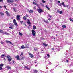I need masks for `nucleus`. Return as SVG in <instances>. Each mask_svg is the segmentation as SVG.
Wrapping results in <instances>:
<instances>
[{"mask_svg": "<svg viewBox=\"0 0 73 73\" xmlns=\"http://www.w3.org/2000/svg\"><path fill=\"white\" fill-rule=\"evenodd\" d=\"M24 68H25V69H28L29 70H30V68H29L27 66H25L24 67Z\"/></svg>", "mask_w": 73, "mask_h": 73, "instance_id": "obj_14", "label": "nucleus"}, {"mask_svg": "<svg viewBox=\"0 0 73 73\" xmlns=\"http://www.w3.org/2000/svg\"><path fill=\"white\" fill-rule=\"evenodd\" d=\"M9 24V25H10V26H11V25H11V23H10Z\"/></svg>", "mask_w": 73, "mask_h": 73, "instance_id": "obj_55", "label": "nucleus"}, {"mask_svg": "<svg viewBox=\"0 0 73 73\" xmlns=\"http://www.w3.org/2000/svg\"><path fill=\"white\" fill-rule=\"evenodd\" d=\"M26 17H28V14H26Z\"/></svg>", "mask_w": 73, "mask_h": 73, "instance_id": "obj_52", "label": "nucleus"}, {"mask_svg": "<svg viewBox=\"0 0 73 73\" xmlns=\"http://www.w3.org/2000/svg\"><path fill=\"white\" fill-rule=\"evenodd\" d=\"M33 28L34 30L36 29V26H33Z\"/></svg>", "mask_w": 73, "mask_h": 73, "instance_id": "obj_27", "label": "nucleus"}, {"mask_svg": "<svg viewBox=\"0 0 73 73\" xmlns=\"http://www.w3.org/2000/svg\"><path fill=\"white\" fill-rule=\"evenodd\" d=\"M66 7L68 8V9H70V7H69V5H67L66 6Z\"/></svg>", "mask_w": 73, "mask_h": 73, "instance_id": "obj_31", "label": "nucleus"}, {"mask_svg": "<svg viewBox=\"0 0 73 73\" xmlns=\"http://www.w3.org/2000/svg\"><path fill=\"white\" fill-rule=\"evenodd\" d=\"M28 54L29 56H30V57L31 58H33V56L32 55V54H31V53L29 52L28 53Z\"/></svg>", "mask_w": 73, "mask_h": 73, "instance_id": "obj_11", "label": "nucleus"}, {"mask_svg": "<svg viewBox=\"0 0 73 73\" xmlns=\"http://www.w3.org/2000/svg\"><path fill=\"white\" fill-rule=\"evenodd\" d=\"M31 32L33 36H35L36 35V31L34 29H33L32 30Z\"/></svg>", "mask_w": 73, "mask_h": 73, "instance_id": "obj_2", "label": "nucleus"}, {"mask_svg": "<svg viewBox=\"0 0 73 73\" xmlns=\"http://www.w3.org/2000/svg\"><path fill=\"white\" fill-rule=\"evenodd\" d=\"M37 11L39 13H41L44 12V10H42L40 8V7H38L37 9Z\"/></svg>", "mask_w": 73, "mask_h": 73, "instance_id": "obj_1", "label": "nucleus"}, {"mask_svg": "<svg viewBox=\"0 0 73 73\" xmlns=\"http://www.w3.org/2000/svg\"><path fill=\"white\" fill-rule=\"evenodd\" d=\"M51 23H53V21H51Z\"/></svg>", "mask_w": 73, "mask_h": 73, "instance_id": "obj_64", "label": "nucleus"}, {"mask_svg": "<svg viewBox=\"0 0 73 73\" xmlns=\"http://www.w3.org/2000/svg\"><path fill=\"white\" fill-rule=\"evenodd\" d=\"M29 13H33V10H30V11H29Z\"/></svg>", "mask_w": 73, "mask_h": 73, "instance_id": "obj_18", "label": "nucleus"}, {"mask_svg": "<svg viewBox=\"0 0 73 73\" xmlns=\"http://www.w3.org/2000/svg\"><path fill=\"white\" fill-rule=\"evenodd\" d=\"M13 22L15 25L16 26V27H17L18 26V25H17V23L16 21V19H14L13 20Z\"/></svg>", "mask_w": 73, "mask_h": 73, "instance_id": "obj_4", "label": "nucleus"}, {"mask_svg": "<svg viewBox=\"0 0 73 73\" xmlns=\"http://www.w3.org/2000/svg\"><path fill=\"white\" fill-rule=\"evenodd\" d=\"M43 45H44V46H46H46L48 45V44H46V43H43Z\"/></svg>", "mask_w": 73, "mask_h": 73, "instance_id": "obj_21", "label": "nucleus"}, {"mask_svg": "<svg viewBox=\"0 0 73 73\" xmlns=\"http://www.w3.org/2000/svg\"><path fill=\"white\" fill-rule=\"evenodd\" d=\"M0 2H3V0H0Z\"/></svg>", "mask_w": 73, "mask_h": 73, "instance_id": "obj_42", "label": "nucleus"}, {"mask_svg": "<svg viewBox=\"0 0 73 73\" xmlns=\"http://www.w3.org/2000/svg\"><path fill=\"white\" fill-rule=\"evenodd\" d=\"M7 2L9 3H13V2H14V0H8L7 1Z\"/></svg>", "mask_w": 73, "mask_h": 73, "instance_id": "obj_6", "label": "nucleus"}, {"mask_svg": "<svg viewBox=\"0 0 73 73\" xmlns=\"http://www.w3.org/2000/svg\"><path fill=\"white\" fill-rule=\"evenodd\" d=\"M58 3H60V1H58Z\"/></svg>", "mask_w": 73, "mask_h": 73, "instance_id": "obj_61", "label": "nucleus"}, {"mask_svg": "<svg viewBox=\"0 0 73 73\" xmlns=\"http://www.w3.org/2000/svg\"><path fill=\"white\" fill-rule=\"evenodd\" d=\"M34 50L36 52L37 50V48H35L34 49Z\"/></svg>", "mask_w": 73, "mask_h": 73, "instance_id": "obj_29", "label": "nucleus"}, {"mask_svg": "<svg viewBox=\"0 0 73 73\" xmlns=\"http://www.w3.org/2000/svg\"><path fill=\"white\" fill-rule=\"evenodd\" d=\"M4 66V64H0V70H2L3 69V67Z\"/></svg>", "mask_w": 73, "mask_h": 73, "instance_id": "obj_10", "label": "nucleus"}, {"mask_svg": "<svg viewBox=\"0 0 73 73\" xmlns=\"http://www.w3.org/2000/svg\"><path fill=\"white\" fill-rule=\"evenodd\" d=\"M26 18H27V17L25 16H24L23 17V19H24V20H27Z\"/></svg>", "mask_w": 73, "mask_h": 73, "instance_id": "obj_35", "label": "nucleus"}, {"mask_svg": "<svg viewBox=\"0 0 73 73\" xmlns=\"http://www.w3.org/2000/svg\"><path fill=\"white\" fill-rule=\"evenodd\" d=\"M42 3H45L46 2L45 1H44V0H42Z\"/></svg>", "mask_w": 73, "mask_h": 73, "instance_id": "obj_36", "label": "nucleus"}, {"mask_svg": "<svg viewBox=\"0 0 73 73\" xmlns=\"http://www.w3.org/2000/svg\"><path fill=\"white\" fill-rule=\"evenodd\" d=\"M0 8H2V6H0Z\"/></svg>", "mask_w": 73, "mask_h": 73, "instance_id": "obj_58", "label": "nucleus"}, {"mask_svg": "<svg viewBox=\"0 0 73 73\" xmlns=\"http://www.w3.org/2000/svg\"><path fill=\"white\" fill-rule=\"evenodd\" d=\"M4 35H9V34L7 32H5L4 33Z\"/></svg>", "mask_w": 73, "mask_h": 73, "instance_id": "obj_30", "label": "nucleus"}, {"mask_svg": "<svg viewBox=\"0 0 73 73\" xmlns=\"http://www.w3.org/2000/svg\"><path fill=\"white\" fill-rule=\"evenodd\" d=\"M47 56L48 58L50 57V55H49V54H47Z\"/></svg>", "mask_w": 73, "mask_h": 73, "instance_id": "obj_39", "label": "nucleus"}, {"mask_svg": "<svg viewBox=\"0 0 73 73\" xmlns=\"http://www.w3.org/2000/svg\"><path fill=\"white\" fill-rule=\"evenodd\" d=\"M21 54L20 55V56H22V55H23V53L21 52Z\"/></svg>", "mask_w": 73, "mask_h": 73, "instance_id": "obj_40", "label": "nucleus"}, {"mask_svg": "<svg viewBox=\"0 0 73 73\" xmlns=\"http://www.w3.org/2000/svg\"><path fill=\"white\" fill-rule=\"evenodd\" d=\"M27 23L29 25H31V22H27Z\"/></svg>", "mask_w": 73, "mask_h": 73, "instance_id": "obj_41", "label": "nucleus"}, {"mask_svg": "<svg viewBox=\"0 0 73 73\" xmlns=\"http://www.w3.org/2000/svg\"><path fill=\"white\" fill-rule=\"evenodd\" d=\"M43 21H44V22H45V23H47V24H49V23L48 21L45 20H44Z\"/></svg>", "mask_w": 73, "mask_h": 73, "instance_id": "obj_15", "label": "nucleus"}, {"mask_svg": "<svg viewBox=\"0 0 73 73\" xmlns=\"http://www.w3.org/2000/svg\"><path fill=\"white\" fill-rule=\"evenodd\" d=\"M33 4H34L35 5H38V4H37L36 3V2H33Z\"/></svg>", "mask_w": 73, "mask_h": 73, "instance_id": "obj_23", "label": "nucleus"}, {"mask_svg": "<svg viewBox=\"0 0 73 73\" xmlns=\"http://www.w3.org/2000/svg\"><path fill=\"white\" fill-rule=\"evenodd\" d=\"M46 30H45V31L46 32Z\"/></svg>", "mask_w": 73, "mask_h": 73, "instance_id": "obj_62", "label": "nucleus"}, {"mask_svg": "<svg viewBox=\"0 0 73 73\" xmlns=\"http://www.w3.org/2000/svg\"><path fill=\"white\" fill-rule=\"evenodd\" d=\"M12 61L13 62V64H15V61H14V60H13Z\"/></svg>", "mask_w": 73, "mask_h": 73, "instance_id": "obj_49", "label": "nucleus"}, {"mask_svg": "<svg viewBox=\"0 0 73 73\" xmlns=\"http://www.w3.org/2000/svg\"><path fill=\"white\" fill-rule=\"evenodd\" d=\"M15 58H17V60H19V55H17L15 57Z\"/></svg>", "mask_w": 73, "mask_h": 73, "instance_id": "obj_12", "label": "nucleus"}, {"mask_svg": "<svg viewBox=\"0 0 73 73\" xmlns=\"http://www.w3.org/2000/svg\"><path fill=\"white\" fill-rule=\"evenodd\" d=\"M57 12H58V13H59L60 14H62V11H60L57 10Z\"/></svg>", "mask_w": 73, "mask_h": 73, "instance_id": "obj_13", "label": "nucleus"}, {"mask_svg": "<svg viewBox=\"0 0 73 73\" xmlns=\"http://www.w3.org/2000/svg\"><path fill=\"white\" fill-rule=\"evenodd\" d=\"M3 7L4 8H6V7H6V6L5 5H4Z\"/></svg>", "mask_w": 73, "mask_h": 73, "instance_id": "obj_46", "label": "nucleus"}, {"mask_svg": "<svg viewBox=\"0 0 73 73\" xmlns=\"http://www.w3.org/2000/svg\"><path fill=\"white\" fill-rule=\"evenodd\" d=\"M9 64H12V62H9Z\"/></svg>", "mask_w": 73, "mask_h": 73, "instance_id": "obj_59", "label": "nucleus"}, {"mask_svg": "<svg viewBox=\"0 0 73 73\" xmlns=\"http://www.w3.org/2000/svg\"><path fill=\"white\" fill-rule=\"evenodd\" d=\"M10 26H12V27H14V25H10Z\"/></svg>", "mask_w": 73, "mask_h": 73, "instance_id": "obj_51", "label": "nucleus"}, {"mask_svg": "<svg viewBox=\"0 0 73 73\" xmlns=\"http://www.w3.org/2000/svg\"><path fill=\"white\" fill-rule=\"evenodd\" d=\"M23 22V21H20V23H21V24H22V23Z\"/></svg>", "mask_w": 73, "mask_h": 73, "instance_id": "obj_47", "label": "nucleus"}, {"mask_svg": "<svg viewBox=\"0 0 73 73\" xmlns=\"http://www.w3.org/2000/svg\"><path fill=\"white\" fill-rule=\"evenodd\" d=\"M48 17H49L50 18H52V16H50V15H48Z\"/></svg>", "mask_w": 73, "mask_h": 73, "instance_id": "obj_37", "label": "nucleus"}, {"mask_svg": "<svg viewBox=\"0 0 73 73\" xmlns=\"http://www.w3.org/2000/svg\"><path fill=\"white\" fill-rule=\"evenodd\" d=\"M48 20L49 21L52 20V19H50V18H49Z\"/></svg>", "mask_w": 73, "mask_h": 73, "instance_id": "obj_43", "label": "nucleus"}, {"mask_svg": "<svg viewBox=\"0 0 73 73\" xmlns=\"http://www.w3.org/2000/svg\"><path fill=\"white\" fill-rule=\"evenodd\" d=\"M24 58H25V57L24 56L22 57V58L21 59H19V60H24Z\"/></svg>", "mask_w": 73, "mask_h": 73, "instance_id": "obj_24", "label": "nucleus"}, {"mask_svg": "<svg viewBox=\"0 0 73 73\" xmlns=\"http://www.w3.org/2000/svg\"><path fill=\"white\" fill-rule=\"evenodd\" d=\"M5 13L8 16H9V12H8V11H6Z\"/></svg>", "mask_w": 73, "mask_h": 73, "instance_id": "obj_17", "label": "nucleus"}, {"mask_svg": "<svg viewBox=\"0 0 73 73\" xmlns=\"http://www.w3.org/2000/svg\"><path fill=\"white\" fill-rule=\"evenodd\" d=\"M69 20L71 21H72V22H73V19L71 18H69Z\"/></svg>", "mask_w": 73, "mask_h": 73, "instance_id": "obj_34", "label": "nucleus"}, {"mask_svg": "<svg viewBox=\"0 0 73 73\" xmlns=\"http://www.w3.org/2000/svg\"><path fill=\"white\" fill-rule=\"evenodd\" d=\"M42 38V40H44V38Z\"/></svg>", "mask_w": 73, "mask_h": 73, "instance_id": "obj_56", "label": "nucleus"}, {"mask_svg": "<svg viewBox=\"0 0 73 73\" xmlns=\"http://www.w3.org/2000/svg\"><path fill=\"white\" fill-rule=\"evenodd\" d=\"M4 60H5V58H4Z\"/></svg>", "mask_w": 73, "mask_h": 73, "instance_id": "obj_63", "label": "nucleus"}, {"mask_svg": "<svg viewBox=\"0 0 73 73\" xmlns=\"http://www.w3.org/2000/svg\"><path fill=\"white\" fill-rule=\"evenodd\" d=\"M1 44H4V42H1Z\"/></svg>", "mask_w": 73, "mask_h": 73, "instance_id": "obj_45", "label": "nucleus"}, {"mask_svg": "<svg viewBox=\"0 0 73 73\" xmlns=\"http://www.w3.org/2000/svg\"><path fill=\"white\" fill-rule=\"evenodd\" d=\"M5 42L6 43H9L10 44L12 45H13V44H12V42L10 41L6 40L5 41Z\"/></svg>", "mask_w": 73, "mask_h": 73, "instance_id": "obj_7", "label": "nucleus"}, {"mask_svg": "<svg viewBox=\"0 0 73 73\" xmlns=\"http://www.w3.org/2000/svg\"><path fill=\"white\" fill-rule=\"evenodd\" d=\"M67 62H69V60H66Z\"/></svg>", "mask_w": 73, "mask_h": 73, "instance_id": "obj_50", "label": "nucleus"}, {"mask_svg": "<svg viewBox=\"0 0 73 73\" xmlns=\"http://www.w3.org/2000/svg\"><path fill=\"white\" fill-rule=\"evenodd\" d=\"M15 1H18L19 0H15Z\"/></svg>", "mask_w": 73, "mask_h": 73, "instance_id": "obj_60", "label": "nucleus"}, {"mask_svg": "<svg viewBox=\"0 0 73 73\" xmlns=\"http://www.w3.org/2000/svg\"><path fill=\"white\" fill-rule=\"evenodd\" d=\"M21 49H25V47H24V45H23L21 46Z\"/></svg>", "mask_w": 73, "mask_h": 73, "instance_id": "obj_25", "label": "nucleus"}, {"mask_svg": "<svg viewBox=\"0 0 73 73\" xmlns=\"http://www.w3.org/2000/svg\"><path fill=\"white\" fill-rule=\"evenodd\" d=\"M5 68L7 69H10V70H11V69H12V68H11V67L10 66L9 67V66H6Z\"/></svg>", "mask_w": 73, "mask_h": 73, "instance_id": "obj_9", "label": "nucleus"}, {"mask_svg": "<svg viewBox=\"0 0 73 73\" xmlns=\"http://www.w3.org/2000/svg\"><path fill=\"white\" fill-rule=\"evenodd\" d=\"M52 50H54V48H52Z\"/></svg>", "mask_w": 73, "mask_h": 73, "instance_id": "obj_54", "label": "nucleus"}, {"mask_svg": "<svg viewBox=\"0 0 73 73\" xmlns=\"http://www.w3.org/2000/svg\"><path fill=\"white\" fill-rule=\"evenodd\" d=\"M14 5H15V6H16V5H17V4H15Z\"/></svg>", "mask_w": 73, "mask_h": 73, "instance_id": "obj_57", "label": "nucleus"}, {"mask_svg": "<svg viewBox=\"0 0 73 73\" xmlns=\"http://www.w3.org/2000/svg\"><path fill=\"white\" fill-rule=\"evenodd\" d=\"M0 14H1V16H3V15H4V14L3 13L0 12Z\"/></svg>", "mask_w": 73, "mask_h": 73, "instance_id": "obj_28", "label": "nucleus"}, {"mask_svg": "<svg viewBox=\"0 0 73 73\" xmlns=\"http://www.w3.org/2000/svg\"><path fill=\"white\" fill-rule=\"evenodd\" d=\"M20 15H17L16 17L17 20H20Z\"/></svg>", "mask_w": 73, "mask_h": 73, "instance_id": "obj_8", "label": "nucleus"}, {"mask_svg": "<svg viewBox=\"0 0 73 73\" xmlns=\"http://www.w3.org/2000/svg\"><path fill=\"white\" fill-rule=\"evenodd\" d=\"M13 9L14 11L15 12H16V11H17V9H16V8L15 7H14Z\"/></svg>", "mask_w": 73, "mask_h": 73, "instance_id": "obj_22", "label": "nucleus"}, {"mask_svg": "<svg viewBox=\"0 0 73 73\" xmlns=\"http://www.w3.org/2000/svg\"><path fill=\"white\" fill-rule=\"evenodd\" d=\"M33 72L34 73H36L38 72V71L37 70H33Z\"/></svg>", "mask_w": 73, "mask_h": 73, "instance_id": "obj_16", "label": "nucleus"}, {"mask_svg": "<svg viewBox=\"0 0 73 73\" xmlns=\"http://www.w3.org/2000/svg\"><path fill=\"white\" fill-rule=\"evenodd\" d=\"M33 9H36V7H34Z\"/></svg>", "mask_w": 73, "mask_h": 73, "instance_id": "obj_44", "label": "nucleus"}, {"mask_svg": "<svg viewBox=\"0 0 73 73\" xmlns=\"http://www.w3.org/2000/svg\"><path fill=\"white\" fill-rule=\"evenodd\" d=\"M41 5H42V6L43 7H44V4H41Z\"/></svg>", "mask_w": 73, "mask_h": 73, "instance_id": "obj_48", "label": "nucleus"}, {"mask_svg": "<svg viewBox=\"0 0 73 73\" xmlns=\"http://www.w3.org/2000/svg\"><path fill=\"white\" fill-rule=\"evenodd\" d=\"M9 28H10L11 29H13V27L12 26H10L9 27Z\"/></svg>", "mask_w": 73, "mask_h": 73, "instance_id": "obj_38", "label": "nucleus"}, {"mask_svg": "<svg viewBox=\"0 0 73 73\" xmlns=\"http://www.w3.org/2000/svg\"><path fill=\"white\" fill-rule=\"evenodd\" d=\"M62 27L63 28H66V25H63Z\"/></svg>", "mask_w": 73, "mask_h": 73, "instance_id": "obj_26", "label": "nucleus"}, {"mask_svg": "<svg viewBox=\"0 0 73 73\" xmlns=\"http://www.w3.org/2000/svg\"><path fill=\"white\" fill-rule=\"evenodd\" d=\"M6 57L8 58V61L9 62H10V61L12 60V58H11V56H10L9 55L7 56Z\"/></svg>", "mask_w": 73, "mask_h": 73, "instance_id": "obj_3", "label": "nucleus"}, {"mask_svg": "<svg viewBox=\"0 0 73 73\" xmlns=\"http://www.w3.org/2000/svg\"><path fill=\"white\" fill-rule=\"evenodd\" d=\"M27 21H28V22H30V21L29 20V19H28L27 20Z\"/></svg>", "mask_w": 73, "mask_h": 73, "instance_id": "obj_53", "label": "nucleus"}, {"mask_svg": "<svg viewBox=\"0 0 73 73\" xmlns=\"http://www.w3.org/2000/svg\"><path fill=\"white\" fill-rule=\"evenodd\" d=\"M19 35L20 36H23V34L22 33H21L20 32H19Z\"/></svg>", "mask_w": 73, "mask_h": 73, "instance_id": "obj_32", "label": "nucleus"}, {"mask_svg": "<svg viewBox=\"0 0 73 73\" xmlns=\"http://www.w3.org/2000/svg\"><path fill=\"white\" fill-rule=\"evenodd\" d=\"M45 7H46V8H47L48 9V10H50V8H49L48 7V6H47V5Z\"/></svg>", "mask_w": 73, "mask_h": 73, "instance_id": "obj_33", "label": "nucleus"}, {"mask_svg": "<svg viewBox=\"0 0 73 73\" xmlns=\"http://www.w3.org/2000/svg\"><path fill=\"white\" fill-rule=\"evenodd\" d=\"M63 5V6H64V7H66V6L65 5V4H64V2H62L61 3H60L58 5L59 6H61V5Z\"/></svg>", "mask_w": 73, "mask_h": 73, "instance_id": "obj_5", "label": "nucleus"}, {"mask_svg": "<svg viewBox=\"0 0 73 73\" xmlns=\"http://www.w3.org/2000/svg\"><path fill=\"white\" fill-rule=\"evenodd\" d=\"M4 33V31L1 29H0V33Z\"/></svg>", "mask_w": 73, "mask_h": 73, "instance_id": "obj_20", "label": "nucleus"}, {"mask_svg": "<svg viewBox=\"0 0 73 73\" xmlns=\"http://www.w3.org/2000/svg\"><path fill=\"white\" fill-rule=\"evenodd\" d=\"M5 56V54H2L1 56V58H4Z\"/></svg>", "mask_w": 73, "mask_h": 73, "instance_id": "obj_19", "label": "nucleus"}]
</instances>
